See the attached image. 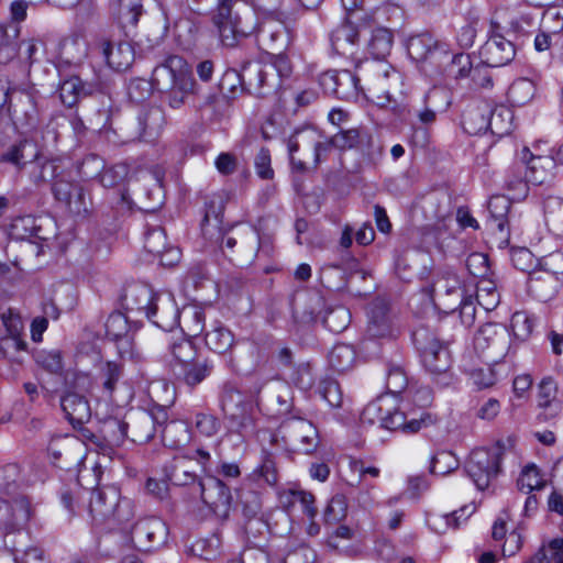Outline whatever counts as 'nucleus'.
I'll return each instance as SVG.
<instances>
[{"label": "nucleus", "instance_id": "f257e3e1", "mask_svg": "<svg viewBox=\"0 0 563 563\" xmlns=\"http://www.w3.org/2000/svg\"><path fill=\"white\" fill-rule=\"evenodd\" d=\"M41 95L34 85H13L5 89L0 85V104H9L14 126L22 134L30 135L31 141L42 146L56 144L58 132L53 119L42 126Z\"/></svg>", "mask_w": 563, "mask_h": 563}, {"label": "nucleus", "instance_id": "f03ea898", "mask_svg": "<svg viewBox=\"0 0 563 563\" xmlns=\"http://www.w3.org/2000/svg\"><path fill=\"white\" fill-rule=\"evenodd\" d=\"M194 78L187 62L178 56L170 55L157 65L152 74L151 86L159 91L168 92V103L178 109L184 104L186 97L192 91ZM150 86V82L135 80L130 84L129 95L134 98L133 90L141 86Z\"/></svg>", "mask_w": 563, "mask_h": 563}, {"label": "nucleus", "instance_id": "7ed1b4c3", "mask_svg": "<svg viewBox=\"0 0 563 563\" xmlns=\"http://www.w3.org/2000/svg\"><path fill=\"white\" fill-rule=\"evenodd\" d=\"M239 0H217L211 12V22L221 44L225 47H236L240 42L256 30L255 12L244 7L235 9Z\"/></svg>", "mask_w": 563, "mask_h": 563}, {"label": "nucleus", "instance_id": "20e7f679", "mask_svg": "<svg viewBox=\"0 0 563 563\" xmlns=\"http://www.w3.org/2000/svg\"><path fill=\"white\" fill-rule=\"evenodd\" d=\"M40 143L23 140L12 146L4 155V159L19 166L26 168L30 180L41 186L53 181L60 176L63 172L60 161L57 158H47L41 154Z\"/></svg>", "mask_w": 563, "mask_h": 563}, {"label": "nucleus", "instance_id": "39448f33", "mask_svg": "<svg viewBox=\"0 0 563 563\" xmlns=\"http://www.w3.org/2000/svg\"><path fill=\"white\" fill-rule=\"evenodd\" d=\"M426 371L442 387L453 383L452 356L448 343L441 342L426 328L417 329L412 335Z\"/></svg>", "mask_w": 563, "mask_h": 563}, {"label": "nucleus", "instance_id": "423d86ee", "mask_svg": "<svg viewBox=\"0 0 563 563\" xmlns=\"http://www.w3.org/2000/svg\"><path fill=\"white\" fill-rule=\"evenodd\" d=\"M87 511L93 521L102 522L114 519L119 522L129 520L131 501L121 499V492L114 485L103 486L89 493Z\"/></svg>", "mask_w": 563, "mask_h": 563}, {"label": "nucleus", "instance_id": "0eeeda50", "mask_svg": "<svg viewBox=\"0 0 563 563\" xmlns=\"http://www.w3.org/2000/svg\"><path fill=\"white\" fill-rule=\"evenodd\" d=\"M26 353L24 322L19 312L9 308L0 313V360L21 364Z\"/></svg>", "mask_w": 563, "mask_h": 563}, {"label": "nucleus", "instance_id": "6e6552de", "mask_svg": "<svg viewBox=\"0 0 563 563\" xmlns=\"http://www.w3.org/2000/svg\"><path fill=\"white\" fill-rule=\"evenodd\" d=\"M474 350L487 363L497 364L510 346V332L500 323H485L474 335Z\"/></svg>", "mask_w": 563, "mask_h": 563}, {"label": "nucleus", "instance_id": "1a4fd4ad", "mask_svg": "<svg viewBox=\"0 0 563 563\" xmlns=\"http://www.w3.org/2000/svg\"><path fill=\"white\" fill-rule=\"evenodd\" d=\"M410 58L423 64L424 71L433 76H443V59L448 57V46L438 42L431 34L411 36L407 43Z\"/></svg>", "mask_w": 563, "mask_h": 563}, {"label": "nucleus", "instance_id": "9d476101", "mask_svg": "<svg viewBox=\"0 0 563 563\" xmlns=\"http://www.w3.org/2000/svg\"><path fill=\"white\" fill-rule=\"evenodd\" d=\"M503 448L499 443L489 449L474 450L465 465L467 475L479 490L489 486L500 470Z\"/></svg>", "mask_w": 563, "mask_h": 563}, {"label": "nucleus", "instance_id": "9b49d317", "mask_svg": "<svg viewBox=\"0 0 563 563\" xmlns=\"http://www.w3.org/2000/svg\"><path fill=\"white\" fill-rule=\"evenodd\" d=\"M285 445L305 454H311L319 445V434L311 421L302 418H289L278 429Z\"/></svg>", "mask_w": 563, "mask_h": 563}, {"label": "nucleus", "instance_id": "f8f14e48", "mask_svg": "<svg viewBox=\"0 0 563 563\" xmlns=\"http://www.w3.org/2000/svg\"><path fill=\"white\" fill-rule=\"evenodd\" d=\"M221 408L231 422V427L242 437L254 433L255 423L252 407L245 402L244 396L234 388H224L221 395Z\"/></svg>", "mask_w": 563, "mask_h": 563}, {"label": "nucleus", "instance_id": "ddd939ff", "mask_svg": "<svg viewBox=\"0 0 563 563\" xmlns=\"http://www.w3.org/2000/svg\"><path fill=\"white\" fill-rule=\"evenodd\" d=\"M514 114L507 107H496L489 112V117L483 113L470 112L463 117V125L467 133L475 134L490 130L493 134L503 136L512 129Z\"/></svg>", "mask_w": 563, "mask_h": 563}, {"label": "nucleus", "instance_id": "4468645a", "mask_svg": "<svg viewBox=\"0 0 563 563\" xmlns=\"http://www.w3.org/2000/svg\"><path fill=\"white\" fill-rule=\"evenodd\" d=\"M32 514L29 498L23 494L0 497V530L5 534L20 531Z\"/></svg>", "mask_w": 563, "mask_h": 563}, {"label": "nucleus", "instance_id": "2eb2a0df", "mask_svg": "<svg viewBox=\"0 0 563 563\" xmlns=\"http://www.w3.org/2000/svg\"><path fill=\"white\" fill-rule=\"evenodd\" d=\"M500 25L492 22L489 37L482 46L479 56L489 67H501L509 64L516 56L515 44L499 33Z\"/></svg>", "mask_w": 563, "mask_h": 563}, {"label": "nucleus", "instance_id": "dca6fc26", "mask_svg": "<svg viewBox=\"0 0 563 563\" xmlns=\"http://www.w3.org/2000/svg\"><path fill=\"white\" fill-rule=\"evenodd\" d=\"M367 333L372 338L394 340L400 333L396 317L383 299L374 300L368 308Z\"/></svg>", "mask_w": 563, "mask_h": 563}, {"label": "nucleus", "instance_id": "f3484780", "mask_svg": "<svg viewBox=\"0 0 563 563\" xmlns=\"http://www.w3.org/2000/svg\"><path fill=\"white\" fill-rule=\"evenodd\" d=\"M102 437L92 433L89 429L82 428L81 434L95 444L103 455L111 456L113 446H119L129 438V422L117 418L107 419L101 428Z\"/></svg>", "mask_w": 563, "mask_h": 563}, {"label": "nucleus", "instance_id": "a211bd4d", "mask_svg": "<svg viewBox=\"0 0 563 563\" xmlns=\"http://www.w3.org/2000/svg\"><path fill=\"white\" fill-rule=\"evenodd\" d=\"M167 526L158 518L139 520L131 532L132 541L141 551H152L166 542Z\"/></svg>", "mask_w": 563, "mask_h": 563}, {"label": "nucleus", "instance_id": "6ab92c4d", "mask_svg": "<svg viewBox=\"0 0 563 563\" xmlns=\"http://www.w3.org/2000/svg\"><path fill=\"white\" fill-rule=\"evenodd\" d=\"M319 85L324 93L341 100H352L358 95V78L347 69L322 73Z\"/></svg>", "mask_w": 563, "mask_h": 563}, {"label": "nucleus", "instance_id": "aec40b11", "mask_svg": "<svg viewBox=\"0 0 563 563\" xmlns=\"http://www.w3.org/2000/svg\"><path fill=\"white\" fill-rule=\"evenodd\" d=\"M255 79V86L260 89L262 88H278L280 86L279 79H277L276 74H274V67L269 65L261 66L258 64H245L242 67L241 71L235 69H230L224 74L221 86L225 88L229 81L238 80L241 86L247 84L253 86V78Z\"/></svg>", "mask_w": 563, "mask_h": 563}, {"label": "nucleus", "instance_id": "412c9836", "mask_svg": "<svg viewBox=\"0 0 563 563\" xmlns=\"http://www.w3.org/2000/svg\"><path fill=\"white\" fill-rule=\"evenodd\" d=\"M202 501L219 517H227L232 495L230 488L218 477L205 476L199 482Z\"/></svg>", "mask_w": 563, "mask_h": 563}, {"label": "nucleus", "instance_id": "4be33fe9", "mask_svg": "<svg viewBox=\"0 0 563 563\" xmlns=\"http://www.w3.org/2000/svg\"><path fill=\"white\" fill-rule=\"evenodd\" d=\"M390 398L391 402H388L387 408H385V416L383 418L384 429L413 434L435 422V419L428 412H422L419 418L408 417L404 411L393 406L394 398Z\"/></svg>", "mask_w": 563, "mask_h": 563}, {"label": "nucleus", "instance_id": "5701e85b", "mask_svg": "<svg viewBox=\"0 0 563 563\" xmlns=\"http://www.w3.org/2000/svg\"><path fill=\"white\" fill-rule=\"evenodd\" d=\"M106 335L115 343L121 357L133 356V334L130 331L128 318L121 312H112L106 323Z\"/></svg>", "mask_w": 563, "mask_h": 563}, {"label": "nucleus", "instance_id": "b1692460", "mask_svg": "<svg viewBox=\"0 0 563 563\" xmlns=\"http://www.w3.org/2000/svg\"><path fill=\"white\" fill-rule=\"evenodd\" d=\"M526 177L531 185H542L553 178L556 161L551 155H534L528 147L521 152Z\"/></svg>", "mask_w": 563, "mask_h": 563}, {"label": "nucleus", "instance_id": "393cba45", "mask_svg": "<svg viewBox=\"0 0 563 563\" xmlns=\"http://www.w3.org/2000/svg\"><path fill=\"white\" fill-rule=\"evenodd\" d=\"M146 317L164 331H172L179 323V309L172 294L162 292L156 296L152 309Z\"/></svg>", "mask_w": 563, "mask_h": 563}, {"label": "nucleus", "instance_id": "a878e982", "mask_svg": "<svg viewBox=\"0 0 563 563\" xmlns=\"http://www.w3.org/2000/svg\"><path fill=\"white\" fill-rule=\"evenodd\" d=\"M255 33L260 46L271 54L284 52L290 43L286 26L279 22L269 21L258 25L256 20V30L251 35Z\"/></svg>", "mask_w": 563, "mask_h": 563}, {"label": "nucleus", "instance_id": "bb28decb", "mask_svg": "<svg viewBox=\"0 0 563 563\" xmlns=\"http://www.w3.org/2000/svg\"><path fill=\"white\" fill-rule=\"evenodd\" d=\"M98 48L107 65L117 71L126 70L134 62V48L129 42L113 43L100 38Z\"/></svg>", "mask_w": 563, "mask_h": 563}, {"label": "nucleus", "instance_id": "cd10ccee", "mask_svg": "<svg viewBox=\"0 0 563 563\" xmlns=\"http://www.w3.org/2000/svg\"><path fill=\"white\" fill-rule=\"evenodd\" d=\"M488 210V229L497 235L500 243L508 242V212L510 210V200L505 196H493L487 206Z\"/></svg>", "mask_w": 563, "mask_h": 563}, {"label": "nucleus", "instance_id": "c85d7f7f", "mask_svg": "<svg viewBox=\"0 0 563 563\" xmlns=\"http://www.w3.org/2000/svg\"><path fill=\"white\" fill-rule=\"evenodd\" d=\"M145 250L154 255L161 256L163 265H172L179 260L177 249L167 247V239L164 229L156 227L150 229L144 235Z\"/></svg>", "mask_w": 563, "mask_h": 563}, {"label": "nucleus", "instance_id": "c756f323", "mask_svg": "<svg viewBox=\"0 0 563 563\" xmlns=\"http://www.w3.org/2000/svg\"><path fill=\"white\" fill-rule=\"evenodd\" d=\"M333 51L345 57H354L358 45V30L350 22L335 27L330 36Z\"/></svg>", "mask_w": 563, "mask_h": 563}, {"label": "nucleus", "instance_id": "7c9ffc66", "mask_svg": "<svg viewBox=\"0 0 563 563\" xmlns=\"http://www.w3.org/2000/svg\"><path fill=\"white\" fill-rule=\"evenodd\" d=\"M60 406L74 428L81 427L90 420L91 410L88 400L77 393H67L63 396Z\"/></svg>", "mask_w": 563, "mask_h": 563}, {"label": "nucleus", "instance_id": "2f4dec72", "mask_svg": "<svg viewBox=\"0 0 563 563\" xmlns=\"http://www.w3.org/2000/svg\"><path fill=\"white\" fill-rule=\"evenodd\" d=\"M157 295L147 285H132L125 289L123 305L130 311L143 312L146 316Z\"/></svg>", "mask_w": 563, "mask_h": 563}, {"label": "nucleus", "instance_id": "473e14b6", "mask_svg": "<svg viewBox=\"0 0 563 563\" xmlns=\"http://www.w3.org/2000/svg\"><path fill=\"white\" fill-rule=\"evenodd\" d=\"M213 365L207 358H197L194 362L183 365L174 372V375L186 385L195 387L203 382L212 372Z\"/></svg>", "mask_w": 563, "mask_h": 563}, {"label": "nucleus", "instance_id": "72a5a7b5", "mask_svg": "<svg viewBox=\"0 0 563 563\" xmlns=\"http://www.w3.org/2000/svg\"><path fill=\"white\" fill-rule=\"evenodd\" d=\"M206 316L203 310L195 305L185 306L179 310V323L181 332L186 336L196 338L205 329Z\"/></svg>", "mask_w": 563, "mask_h": 563}, {"label": "nucleus", "instance_id": "f704fd0d", "mask_svg": "<svg viewBox=\"0 0 563 563\" xmlns=\"http://www.w3.org/2000/svg\"><path fill=\"white\" fill-rule=\"evenodd\" d=\"M190 462L191 459L187 455L174 457L165 467L167 479L178 486H186L195 483L197 474L191 470Z\"/></svg>", "mask_w": 563, "mask_h": 563}, {"label": "nucleus", "instance_id": "c9c22d12", "mask_svg": "<svg viewBox=\"0 0 563 563\" xmlns=\"http://www.w3.org/2000/svg\"><path fill=\"white\" fill-rule=\"evenodd\" d=\"M59 98L66 107H74L81 98L91 95L93 87L79 77L71 76L59 85Z\"/></svg>", "mask_w": 563, "mask_h": 563}, {"label": "nucleus", "instance_id": "e433bc0d", "mask_svg": "<svg viewBox=\"0 0 563 563\" xmlns=\"http://www.w3.org/2000/svg\"><path fill=\"white\" fill-rule=\"evenodd\" d=\"M205 341L211 351L219 354L229 352L235 343L234 334L220 322L213 323L211 329L206 332Z\"/></svg>", "mask_w": 563, "mask_h": 563}, {"label": "nucleus", "instance_id": "4c0bfd02", "mask_svg": "<svg viewBox=\"0 0 563 563\" xmlns=\"http://www.w3.org/2000/svg\"><path fill=\"white\" fill-rule=\"evenodd\" d=\"M168 350L172 355L170 367L173 372L198 358L195 344L187 338H179L172 341Z\"/></svg>", "mask_w": 563, "mask_h": 563}, {"label": "nucleus", "instance_id": "58836bf2", "mask_svg": "<svg viewBox=\"0 0 563 563\" xmlns=\"http://www.w3.org/2000/svg\"><path fill=\"white\" fill-rule=\"evenodd\" d=\"M19 32L16 23L0 24V64H7L16 56Z\"/></svg>", "mask_w": 563, "mask_h": 563}, {"label": "nucleus", "instance_id": "ea45409f", "mask_svg": "<svg viewBox=\"0 0 563 563\" xmlns=\"http://www.w3.org/2000/svg\"><path fill=\"white\" fill-rule=\"evenodd\" d=\"M129 438L135 443H146L157 432L153 427V420L147 411H139L129 422Z\"/></svg>", "mask_w": 563, "mask_h": 563}, {"label": "nucleus", "instance_id": "a19ab883", "mask_svg": "<svg viewBox=\"0 0 563 563\" xmlns=\"http://www.w3.org/2000/svg\"><path fill=\"white\" fill-rule=\"evenodd\" d=\"M77 441L69 435H55L51 439L47 446L48 455L51 456L52 463L57 464L62 457H64V465H59L62 468H67L73 462L71 448L76 445Z\"/></svg>", "mask_w": 563, "mask_h": 563}, {"label": "nucleus", "instance_id": "79ce46f5", "mask_svg": "<svg viewBox=\"0 0 563 563\" xmlns=\"http://www.w3.org/2000/svg\"><path fill=\"white\" fill-rule=\"evenodd\" d=\"M529 180L526 177L525 164H514L507 173L505 185L512 194V199H523L528 195Z\"/></svg>", "mask_w": 563, "mask_h": 563}, {"label": "nucleus", "instance_id": "37998d69", "mask_svg": "<svg viewBox=\"0 0 563 563\" xmlns=\"http://www.w3.org/2000/svg\"><path fill=\"white\" fill-rule=\"evenodd\" d=\"M523 563H563V538H554L543 543Z\"/></svg>", "mask_w": 563, "mask_h": 563}, {"label": "nucleus", "instance_id": "c03bdc74", "mask_svg": "<svg viewBox=\"0 0 563 563\" xmlns=\"http://www.w3.org/2000/svg\"><path fill=\"white\" fill-rule=\"evenodd\" d=\"M87 55V45L79 36L64 38L59 44V57L69 65H78Z\"/></svg>", "mask_w": 563, "mask_h": 563}, {"label": "nucleus", "instance_id": "a18cd8bd", "mask_svg": "<svg viewBox=\"0 0 563 563\" xmlns=\"http://www.w3.org/2000/svg\"><path fill=\"white\" fill-rule=\"evenodd\" d=\"M355 360V350L352 345L345 343L335 344L328 355L330 366L339 373L351 369Z\"/></svg>", "mask_w": 563, "mask_h": 563}, {"label": "nucleus", "instance_id": "49530a36", "mask_svg": "<svg viewBox=\"0 0 563 563\" xmlns=\"http://www.w3.org/2000/svg\"><path fill=\"white\" fill-rule=\"evenodd\" d=\"M393 46V34L385 27H377L372 32L367 44L369 54L375 59H384L389 55Z\"/></svg>", "mask_w": 563, "mask_h": 563}, {"label": "nucleus", "instance_id": "de8ad7c7", "mask_svg": "<svg viewBox=\"0 0 563 563\" xmlns=\"http://www.w3.org/2000/svg\"><path fill=\"white\" fill-rule=\"evenodd\" d=\"M544 219L551 230L563 233V199L548 196L543 201Z\"/></svg>", "mask_w": 563, "mask_h": 563}, {"label": "nucleus", "instance_id": "09e8293b", "mask_svg": "<svg viewBox=\"0 0 563 563\" xmlns=\"http://www.w3.org/2000/svg\"><path fill=\"white\" fill-rule=\"evenodd\" d=\"M143 12L142 0H119L118 21L122 27L135 26Z\"/></svg>", "mask_w": 563, "mask_h": 563}, {"label": "nucleus", "instance_id": "8fccbe9b", "mask_svg": "<svg viewBox=\"0 0 563 563\" xmlns=\"http://www.w3.org/2000/svg\"><path fill=\"white\" fill-rule=\"evenodd\" d=\"M536 85L528 78H519L510 86L508 98L515 106H525L530 102L536 95Z\"/></svg>", "mask_w": 563, "mask_h": 563}, {"label": "nucleus", "instance_id": "3c124183", "mask_svg": "<svg viewBox=\"0 0 563 563\" xmlns=\"http://www.w3.org/2000/svg\"><path fill=\"white\" fill-rule=\"evenodd\" d=\"M517 486L523 494H530L532 490H540L545 486V481L540 474L536 465H527L522 468L518 479Z\"/></svg>", "mask_w": 563, "mask_h": 563}, {"label": "nucleus", "instance_id": "603ef678", "mask_svg": "<svg viewBox=\"0 0 563 563\" xmlns=\"http://www.w3.org/2000/svg\"><path fill=\"white\" fill-rule=\"evenodd\" d=\"M371 136L357 129H349L340 131L332 136V143L334 147L339 150H350L357 147L364 141L368 142Z\"/></svg>", "mask_w": 563, "mask_h": 563}, {"label": "nucleus", "instance_id": "864d4df0", "mask_svg": "<svg viewBox=\"0 0 563 563\" xmlns=\"http://www.w3.org/2000/svg\"><path fill=\"white\" fill-rule=\"evenodd\" d=\"M351 322V313L343 306L331 308L327 311L323 323L334 333H340L347 328Z\"/></svg>", "mask_w": 563, "mask_h": 563}, {"label": "nucleus", "instance_id": "5fc2aeb1", "mask_svg": "<svg viewBox=\"0 0 563 563\" xmlns=\"http://www.w3.org/2000/svg\"><path fill=\"white\" fill-rule=\"evenodd\" d=\"M388 402H391V398L389 396H380L367 404L361 413V421L369 424L379 422L383 427L385 408H387Z\"/></svg>", "mask_w": 563, "mask_h": 563}, {"label": "nucleus", "instance_id": "6e6d98bb", "mask_svg": "<svg viewBox=\"0 0 563 563\" xmlns=\"http://www.w3.org/2000/svg\"><path fill=\"white\" fill-rule=\"evenodd\" d=\"M499 373L490 365L470 372V382L476 389L490 388L499 380Z\"/></svg>", "mask_w": 563, "mask_h": 563}, {"label": "nucleus", "instance_id": "4d7b16f0", "mask_svg": "<svg viewBox=\"0 0 563 563\" xmlns=\"http://www.w3.org/2000/svg\"><path fill=\"white\" fill-rule=\"evenodd\" d=\"M499 294L494 283L482 280L476 290V301L486 311L494 310L499 303Z\"/></svg>", "mask_w": 563, "mask_h": 563}, {"label": "nucleus", "instance_id": "13d9d810", "mask_svg": "<svg viewBox=\"0 0 563 563\" xmlns=\"http://www.w3.org/2000/svg\"><path fill=\"white\" fill-rule=\"evenodd\" d=\"M153 420V427L156 431H161L162 439L164 442L167 441V437L178 427L183 428L184 433L186 429L183 426H178L175 422L168 423V412L165 406H157L152 410L147 411Z\"/></svg>", "mask_w": 563, "mask_h": 563}, {"label": "nucleus", "instance_id": "bf43d9fd", "mask_svg": "<svg viewBox=\"0 0 563 563\" xmlns=\"http://www.w3.org/2000/svg\"><path fill=\"white\" fill-rule=\"evenodd\" d=\"M319 394L330 407L340 408L343 402V394L336 380L325 378L320 382L318 387Z\"/></svg>", "mask_w": 563, "mask_h": 563}, {"label": "nucleus", "instance_id": "052dcab7", "mask_svg": "<svg viewBox=\"0 0 563 563\" xmlns=\"http://www.w3.org/2000/svg\"><path fill=\"white\" fill-rule=\"evenodd\" d=\"M459 466V461L448 451H441L432 456L430 472L434 475H446Z\"/></svg>", "mask_w": 563, "mask_h": 563}, {"label": "nucleus", "instance_id": "680f3d73", "mask_svg": "<svg viewBox=\"0 0 563 563\" xmlns=\"http://www.w3.org/2000/svg\"><path fill=\"white\" fill-rule=\"evenodd\" d=\"M558 384L550 376H547L541 379L538 385V404L540 407L547 408L552 405V402L556 399L558 395Z\"/></svg>", "mask_w": 563, "mask_h": 563}, {"label": "nucleus", "instance_id": "e2e57ef3", "mask_svg": "<svg viewBox=\"0 0 563 563\" xmlns=\"http://www.w3.org/2000/svg\"><path fill=\"white\" fill-rule=\"evenodd\" d=\"M408 379L400 366H390L387 372L386 387L393 396L400 394L407 387Z\"/></svg>", "mask_w": 563, "mask_h": 563}, {"label": "nucleus", "instance_id": "0e129e2a", "mask_svg": "<svg viewBox=\"0 0 563 563\" xmlns=\"http://www.w3.org/2000/svg\"><path fill=\"white\" fill-rule=\"evenodd\" d=\"M64 205L76 216H86L89 212L90 200L87 199L82 186L75 187V191L69 196Z\"/></svg>", "mask_w": 563, "mask_h": 563}, {"label": "nucleus", "instance_id": "69168bd1", "mask_svg": "<svg viewBox=\"0 0 563 563\" xmlns=\"http://www.w3.org/2000/svg\"><path fill=\"white\" fill-rule=\"evenodd\" d=\"M103 169V159L95 154L86 156L79 166V173L85 179H93L96 177L101 179Z\"/></svg>", "mask_w": 563, "mask_h": 563}, {"label": "nucleus", "instance_id": "338daca9", "mask_svg": "<svg viewBox=\"0 0 563 563\" xmlns=\"http://www.w3.org/2000/svg\"><path fill=\"white\" fill-rule=\"evenodd\" d=\"M347 504L343 495L333 496L324 511V519L328 522H336L342 520L346 515Z\"/></svg>", "mask_w": 563, "mask_h": 563}, {"label": "nucleus", "instance_id": "774afa93", "mask_svg": "<svg viewBox=\"0 0 563 563\" xmlns=\"http://www.w3.org/2000/svg\"><path fill=\"white\" fill-rule=\"evenodd\" d=\"M129 175V166L125 163H119L108 169H103L100 183L103 187H113L125 180Z\"/></svg>", "mask_w": 563, "mask_h": 563}]
</instances>
